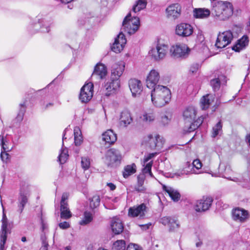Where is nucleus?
<instances>
[{"mask_svg":"<svg viewBox=\"0 0 250 250\" xmlns=\"http://www.w3.org/2000/svg\"><path fill=\"white\" fill-rule=\"evenodd\" d=\"M151 101L153 105L161 107L168 104L171 98L170 89L167 86L158 85L151 91Z\"/></svg>","mask_w":250,"mask_h":250,"instance_id":"1","label":"nucleus"},{"mask_svg":"<svg viewBox=\"0 0 250 250\" xmlns=\"http://www.w3.org/2000/svg\"><path fill=\"white\" fill-rule=\"evenodd\" d=\"M214 97L211 94H207L202 97L200 100L201 107L202 109L205 110L209 107L213 101Z\"/></svg>","mask_w":250,"mask_h":250,"instance_id":"37","label":"nucleus"},{"mask_svg":"<svg viewBox=\"0 0 250 250\" xmlns=\"http://www.w3.org/2000/svg\"><path fill=\"white\" fill-rule=\"evenodd\" d=\"M52 23L50 21L39 20L37 22L31 24L28 27V31L32 34L40 31L42 33H48L50 30Z\"/></svg>","mask_w":250,"mask_h":250,"instance_id":"6","label":"nucleus"},{"mask_svg":"<svg viewBox=\"0 0 250 250\" xmlns=\"http://www.w3.org/2000/svg\"><path fill=\"white\" fill-rule=\"evenodd\" d=\"M163 189L168 193L171 199L173 201L177 202L180 200L181 195L177 190L170 187H167L165 185L163 186Z\"/></svg>","mask_w":250,"mask_h":250,"instance_id":"32","label":"nucleus"},{"mask_svg":"<svg viewBox=\"0 0 250 250\" xmlns=\"http://www.w3.org/2000/svg\"><path fill=\"white\" fill-rule=\"evenodd\" d=\"M232 215L234 220L240 223L246 222L250 217L249 212L240 208H237L233 209Z\"/></svg>","mask_w":250,"mask_h":250,"instance_id":"16","label":"nucleus"},{"mask_svg":"<svg viewBox=\"0 0 250 250\" xmlns=\"http://www.w3.org/2000/svg\"><path fill=\"white\" fill-rule=\"evenodd\" d=\"M126 43L125 35L121 32L115 39L114 42L111 47V50L115 53H119L123 49Z\"/></svg>","mask_w":250,"mask_h":250,"instance_id":"17","label":"nucleus"},{"mask_svg":"<svg viewBox=\"0 0 250 250\" xmlns=\"http://www.w3.org/2000/svg\"><path fill=\"white\" fill-rule=\"evenodd\" d=\"M0 145L2 150L11 151L13 148L12 144V137L10 135H6L4 136L3 134L0 135Z\"/></svg>","mask_w":250,"mask_h":250,"instance_id":"28","label":"nucleus"},{"mask_svg":"<svg viewBox=\"0 0 250 250\" xmlns=\"http://www.w3.org/2000/svg\"><path fill=\"white\" fill-rule=\"evenodd\" d=\"M164 142L163 138H160L159 135H157L153 137L152 135L149 134L143 138L142 145L144 146L146 149L160 151L163 147Z\"/></svg>","mask_w":250,"mask_h":250,"instance_id":"4","label":"nucleus"},{"mask_svg":"<svg viewBox=\"0 0 250 250\" xmlns=\"http://www.w3.org/2000/svg\"><path fill=\"white\" fill-rule=\"evenodd\" d=\"M93 96V84L92 83L85 84L81 89L80 100L83 103L88 102Z\"/></svg>","mask_w":250,"mask_h":250,"instance_id":"11","label":"nucleus"},{"mask_svg":"<svg viewBox=\"0 0 250 250\" xmlns=\"http://www.w3.org/2000/svg\"><path fill=\"white\" fill-rule=\"evenodd\" d=\"M120 120V125L124 127L127 126L132 122L130 113L127 110H124L121 112Z\"/></svg>","mask_w":250,"mask_h":250,"instance_id":"34","label":"nucleus"},{"mask_svg":"<svg viewBox=\"0 0 250 250\" xmlns=\"http://www.w3.org/2000/svg\"><path fill=\"white\" fill-rule=\"evenodd\" d=\"M233 13V5L229 2L218 1L213 4L211 14L216 20H227L232 15Z\"/></svg>","mask_w":250,"mask_h":250,"instance_id":"2","label":"nucleus"},{"mask_svg":"<svg viewBox=\"0 0 250 250\" xmlns=\"http://www.w3.org/2000/svg\"><path fill=\"white\" fill-rule=\"evenodd\" d=\"M189 126L187 128L185 126L184 131L186 133H190L196 129L198 126L193 122H191Z\"/></svg>","mask_w":250,"mask_h":250,"instance_id":"51","label":"nucleus"},{"mask_svg":"<svg viewBox=\"0 0 250 250\" xmlns=\"http://www.w3.org/2000/svg\"><path fill=\"white\" fill-rule=\"evenodd\" d=\"M136 172V165L132 164L131 165H127L124 168L123 175L124 178H126L130 175L134 174Z\"/></svg>","mask_w":250,"mask_h":250,"instance_id":"42","label":"nucleus"},{"mask_svg":"<svg viewBox=\"0 0 250 250\" xmlns=\"http://www.w3.org/2000/svg\"><path fill=\"white\" fill-rule=\"evenodd\" d=\"M175 32L179 36L188 37L192 34L193 28L189 24L181 23L177 25Z\"/></svg>","mask_w":250,"mask_h":250,"instance_id":"21","label":"nucleus"},{"mask_svg":"<svg viewBox=\"0 0 250 250\" xmlns=\"http://www.w3.org/2000/svg\"><path fill=\"white\" fill-rule=\"evenodd\" d=\"M81 166L82 168L86 170L88 169L90 166V160L88 157H83L81 159Z\"/></svg>","mask_w":250,"mask_h":250,"instance_id":"49","label":"nucleus"},{"mask_svg":"<svg viewBox=\"0 0 250 250\" xmlns=\"http://www.w3.org/2000/svg\"><path fill=\"white\" fill-rule=\"evenodd\" d=\"M19 107V111L17 117L13 121V125L15 126H18L23 120L24 113L26 110L25 102H24L23 103L20 104Z\"/></svg>","mask_w":250,"mask_h":250,"instance_id":"33","label":"nucleus"},{"mask_svg":"<svg viewBox=\"0 0 250 250\" xmlns=\"http://www.w3.org/2000/svg\"><path fill=\"white\" fill-rule=\"evenodd\" d=\"M140 25L139 18L135 16L131 17V14L128 13L124 20L122 30L131 35L138 30Z\"/></svg>","mask_w":250,"mask_h":250,"instance_id":"3","label":"nucleus"},{"mask_svg":"<svg viewBox=\"0 0 250 250\" xmlns=\"http://www.w3.org/2000/svg\"><path fill=\"white\" fill-rule=\"evenodd\" d=\"M210 11L209 9L205 8H195L193 10V16L197 19H205L209 17Z\"/></svg>","mask_w":250,"mask_h":250,"instance_id":"35","label":"nucleus"},{"mask_svg":"<svg viewBox=\"0 0 250 250\" xmlns=\"http://www.w3.org/2000/svg\"><path fill=\"white\" fill-rule=\"evenodd\" d=\"M144 183V178L143 176L138 177V183L137 186H143Z\"/></svg>","mask_w":250,"mask_h":250,"instance_id":"63","label":"nucleus"},{"mask_svg":"<svg viewBox=\"0 0 250 250\" xmlns=\"http://www.w3.org/2000/svg\"><path fill=\"white\" fill-rule=\"evenodd\" d=\"M146 0H138L134 5L132 11L135 13L139 12L146 7Z\"/></svg>","mask_w":250,"mask_h":250,"instance_id":"44","label":"nucleus"},{"mask_svg":"<svg viewBox=\"0 0 250 250\" xmlns=\"http://www.w3.org/2000/svg\"><path fill=\"white\" fill-rule=\"evenodd\" d=\"M129 87L134 97L139 96L143 91V85L141 82L135 79H131L128 82Z\"/></svg>","mask_w":250,"mask_h":250,"instance_id":"19","label":"nucleus"},{"mask_svg":"<svg viewBox=\"0 0 250 250\" xmlns=\"http://www.w3.org/2000/svg\"><path fill=\"white\" fill-rule=\"evenodd\" d=\"M2 225L0 232V250H5L4 245L7 240L8 222L3 208V215L1 220Z\"/></svg>","mask_w":250,"mask_h":250,"instance_id":"14","label":"nucleus"},{"mask_svg":"<svg viewBox=\"0 0 250 250\" xmlns=\"http://www.w3.org/2000/svg\"><path fill=\"white\" fill-rule=\"evenodd\" d=\"M152 166V161H150L147 163L143 168V172L145 173H148L151 177H153L151 172V167Z\"/></svg>","mask_w":250,"mask_h":250,"instance_id":"50","label":"nucleus"},{"mask_svg":"<svg viewBox=\"0 0 250 250\" xmlns=\"http://www.w3.org/2000/svg\"><path fill=\"white\" fill-rule=\"evenodd\" d=\"M232 172L230 166L224 163H221L218 167V174H215V176L221 177L229 180L237 182L238 180L237 178L231 177L230 175Z\"/></svg>","mask_w":250,"mask_h":250,"instance_id":"12","label":"nucleus"},{"mask_svg":"<svg viewBox=\"0 0 250 250\" xmlns=\"http://www.w3.org/2000/svg\"><path fill=\"white\" fill-rule=\"evenodd\" d=\"M122 155L120 152L115 148L107 150L104 156V163L108 167H116L121 162Z\"/></svg>","mask_w":250,"mask_h":250,"instance_id":"5","label":"nucleus"},{"mask_svg":"<svg viewBox=\"0 0 250 250\" xmlns=\"http://www.w3.org/2000/svg\"><path fill=\"white\" fill-rule=\"evenodd\" d=\"M201 65L198 63H193L192 64L189 68V72L191 73H196L199 68L200 67Z\"/></svg>","mask_w":250,"mask_h":250,"instance_id":"55","label":"nucleus"},{"mask_svg":"<svg viewBox=\"0 0 250 250\" xmlns=\"http://www.w3.org/2000/svg\"><path fill=\"white\" fill-rule=\"evenodd\" d=\"M68 131H70V130L66 128L64 129L63 132V136L62 138V148L61 150L60 153L58 156V161H59L61 164H63L65 163L66 162L69 156L67 148L66 147H63V142L64 140L66 139L65 135L66 132Z\"/></svg>","mask_w":250,"mask_h":250,"instance_id":"26","label":"nucleus"},{"mask_svg":"<svg viewBox=\"0 0 250 250\" xmlns=\"http://www.w3.org/2000/svg\"><path fill=\"white\" fill-rule=\"evenodd\" d=\"M93 220L92 214L88 211H85L83 214V218L80 221L79 224L84 226L90 223Z\"/></svg>","mask_w":250,"mask_h":250,"instance_id":"45","label":"nucleus"},{"mask_svg":"<svg viewBox=\"0 0 250 250\" xmlns=\"http://www.w3.org/2000/svg\"><path fill=\"white\" fill-rule=\"evenodd\" d=\"M205 117L203 116L199 117L196 121H193L194 122L199 126H200L204 121Z\"/></svg>","mask_w":250,"mask_h":250,"instance_id":"60","label":"nucleus"},{"mask_svg":"<svg viewBox=\"0 0 250 250\" xmlns=\"http://www.w3.org/2000/svg\"><path fill=\"white\" fill-rule=\"evenodd\" d=\"M172 56L175 58H187L190 51V48L184 43H178L170 48Z\"/></svg>","mask_w":250,"mask_h":250,"instance_id":"9","label":"nucleus"},{"mask_svg":"<svg viewBox=\"0 0 250 250\" xmlns=\"http://www.w3.org/2000/svg\"><path fill=\"white\" fill-rule=\"evenodd\" d=\"M240 182L243 187L250 189V167H248V171L243 173Z\"/></svg>","mask_w":250,"mask_h":250,"instance_id":"38","label":"nucleus"},{"mask_svg":"<svg viewBox=\"0 0 250 250\" xmlns=\"http://www.w3.org/2000/svg\"><path fill=\"white\" fill-rule=\"evenodd\" d=\"M126 244L123 240H117L114 243L112 250H125Z\"/></svg>","mask_w":250,"mask_h":250,"instance_id":"47","label":"nucleus"},{"mask_svg":"<svg viewBox=\"0 0 250 250\" xmlns=\"http://www.w3.org/2000/svg\"><path fill=\"white\" fill-rule=\"evenodd\" d=\"M135 189L138 192L144 193L146 191V188L143 186H136Z\"/></svg>","mask_w":250,"mask_h":250,"instance_id":"61","label":"nucleus"},{"mask_svg":"<svg viewBox=\"0 0 250 250\" xmlns=\"http://www.w3.org/2000/svg\"><path fill=\"white\" fill-rule=\"evenodd\" d=\"M226 77L224 76H220V77L210 80V84L214 91H218L221 85V81L225 80Z\"/></svg>","mask_w":250,"mask_h":250,"instance_id":"40","label":"nucleus"},{"mask_svg":"<svg viewBox=\"0 0 250 250\" xmlns=\"http://www.w3.org/2000/svg\"><path fill=\"white\" fill-rule=\"evenodd\" d=\"M54 105V104L53 103H48L46 104H43L42 105V109L43 110H46L48 108H49L50 107H51L53 106Z\"/></svg>","mask_w":250,"mask_h":250,"instance_id":"62","label":"nucleus"},{"mask_svg":"<svg viewBox=\"0 0 250 250\" xmlns=\"http://www.w3.org/2000/svg\"><path fill=\"white\" fill-rule=\"evenodd\" d=\"M59 227L62 229H66L69 228L70 224L68 222L64 221L59 224Z\"/></svg>","mask_w":250,"mask_h":250,"instance_id":"59","label":"nucleus"},{"mask_svg":"<svg viewBox=\"0 0 250 250\" xmlns=\"http://www.w3.org/2000/svg\"><path fill=\"white\" fill-rule=\"evenodd\" d=\"M233 39L231 31L229 30L219 33L215 43V46L219 48H223L230 43Z\"/></svg>","mask_w":250,"mask_h":250,"instance_id":"10","label":"nucleus"},{"mask_svg":"<svg viewBox=\"0 0 250 250\" xmlns=\"http://www.w3.org/2000/svg\"><path fill=\"white\" fill-rule=\"evenodd\" d=\"M249 38L247 35H244L237 41V43L232 47V49L235 52H240L248 45Z\"/></svg>","mask_w":250,"mask_h":250,"instance_id":"31","label":"nucleus"},{"mask_svg":"<svg viewBox=\"0 0 250 250\" xmlns=\"http://www.w3.org/2000/svg\"><path fill=\"white\" fill-rule=\"evenodd\" d=\"M68 198V194L67 193H63L62 196V199L61 201V206L64 205L66 206V205H68L67 202H66V200Z\"/></svg>","mask_w":250,"mask_h":250,"instance_id":"57","label":"nucleus"},{"mask_svg":"<svg viewBox=\"0 0 250 250\" xmlns=\"http://www.w3.org/2000/svg\"><path fill=\"white\" fill-rule=\"evenodd\" d=\"M126 250H141V249L138 245L134 244H130L127 246Z\"/></svg>","mask_w":250,"mask_h":250,"instance_id":"58","label":"nucleus"},{"mask_svg":"<svg viewBox=\"0 0 250 250\" xmlns=\"http://www.w3.org/2000/svg\"><path fill=\"white\" fill-rule=\"evenodd\" d=\"M68 39L70 40L71 45L74 47L78 46L80 47L82 44L81 42H79V36L75 33H71L67 35Z\"/></svg>","mask_w":250,"mask_h":250,"instance_id":"43","label":"nucleus"},{"mask_svg":"<svg viewBox=\"0 0 250 250\" xmlns=\"http://www.w3.org/2000/svg\"><path fill=\"white\" fill-rule=\"evenodd\" d=\"M169 119H168V116L165 115L162 118V122L164 124L166 125L168 123Z\"/></svg>","mask_w":250,"mask_h":250,"instance_id":"64","label":"nucleus"},{"mask_svg":"<svg viewBox=\"0 0 250 250\" xmlns=\"http://www.w3.org/2000/svg\"><path fill=\"white\" fill-rule=\"evenodd\" d=\"M111 228L115 234H119L123 231V224L119 218H113L111 223Z\"/></svg>","mask_w":250,"mask_h":250,"instance_id":"29","label":"nucleus"},{"mask_svg":"<svg viewBox=\"0 0 250 250\" xmlns=\"http://www.w3.org/2000/svg\"><path fill=\"white\" fill-rule=\"evenodd\" d=\"M85 23L86 20L85 19H79L76 23V26L78 28H82L85 25Z\"/></svg>","mask_w":250,"mask_h":250,"instance_id":"56","label":"nucleus"},{"mask_svg":"<svg viewBox=\"0 0 250 250\" xmlns=\"http://www.w3.org/2000/svg\"><path fill=\"white\" fill-rule=\"evenodd\" d=\"M146 206L145 203L131 207L128 209V215L133 217L140 216L143 217L146 212Z\"/></svg>","mask_w":250,"mask_h":250,"instance_id":"22","label":"nucleus"},{"mask_svg":"<svg viewBox=\"0 0 250 250\" xmlns=\"http://www.w3.org/2000/svg\"><path fill=\"white\" fill-rule=\"evenodd\" d=\"M168 49L169 48L167 45L158 43L156 47L152 48L149 51V55L155 61H159L165 57Z\"/></svg>","mask_w":250,"mask_h":250,"instance_id":"8","label":"nucleus"},{"mask_svg":"<svg viewBox=\"0 0 250 250\" xmlns=\"http://www.w3.org/2000/svg\"><path fill=\"white\" fill-rule=\"evenodd\" d=\"M213 200L210 197H203L202 199L198 200L194 207L197 212L205 211L209 209Z\"/></svg>","mask_w":250,"mask_h":250,"instance_id":"18","label":"nucleus"},{"mask_svg":"<svg viewBox=\"0 0 250 250\" xmlns=\"http://www.w3.org/2000/svg\"><path fill=\"white\" fill-rule=\"evenodd\" d=\"M107 73L106 66L103 63H99L95 67L91 79L93 80L95 77H98L100 80L103 79L106 77Z\"/></svg>","mask_w":250,"mask_h":250,"instance_id":"25","label":"nucleus"},{"mask_svg":"<svg viewBox=\"0 0 250 250\" xmlns=\"http://www.w3.org/2000/svg\"><path fill=\"white\" fill-rule=\"evenodd\" d=\"M160 79V75L158 71L152 69L151 70L146 79V85L149 89H153L156 86H157L158 83Z\"/></svg>","mask_w":250,"mask_h":250,"instance_id":"20","label":"nucleus"},{"mask_svg":"<svg viewBox=\"0 0 250 250\" xmlns=\"http://www.w3.org/2000/svg\"><path fill=\"white\" fill-rule=\"evenodd\" d=\"M222 131V123L221 121L218 122L212 128L211 136L215 138L219 135Z\"/></svg>","mask_w":250,"mask_h":250,"instance_id":"46","label":"nucleus"},{"mask_svg":"<svg viewBox=\"0 0 250 250\" xmlns=\"http://www.w3.org/2000/svg\"><path fill=\"white\" fill-rule=\"evenodd\" d=\"M102 139L106 144L112 145L117 140L116 134L111 129H108L102 134Z\"/></svg>","mask_w":250,"mask_h":250,"instance_id":"30","label":"nucleus"},{"mask_svg":"<svg viewBox=\"0 0 250 250\" xmlns=\"http://www.w3.org/2000/svg\"><path fill=\"white\" fill-rule=\"evenodd\" d=\"M61 218L63 219H69L72 214L69 210L68 205L61 206Z\"/></svg>","mask_w":250,"mask_h":250,"instance_id":"41","label":"nucleus"},{"mask_svg":"<svg viewBox=\"0 0 250 250\" xmlns=\"http://www.w3.org/2000/svg\"><path fill=\"white\" fill-rule=\"evenodd\" d=\"M120 87V80H115L110 78L104 83V88L106 91L105 95L109 96L115 93Z\"/></svg>","mask_w":250,"mask_h":250,"instance_id":"15","label":"nucleus"},{"mask_svg":"<svg viewBox=\"0 0 250 250\" xmlns=\"http://www.w3.org/2000/svg\"><path fill=\"white\" fill-rule=\"evenodd\" d=\"M125 67V63L123 62H119L114 64L112 66L110 78L115 80H120Z\"/></svg>","mask_w":250,"mask_h":250,"instance_id":"23","label":"nucleus"},{"mask_svg":"<svg viewBox=\"0 0 250 250\" xmlns=\"http://www.w3.org/2000/svg\"><path fill=\"white\" fill-rule=\"evenodd\" d=\"M197 111L193 106L187 107L183 111V116L185 121L191 122L194 121L196 118Z\"/></svg>","mask_w":250,"mask_h":250,"instance_id":"27","label":"nucleus"},{"mask_svg":"<svg viewBox=\"0 0 250 250\" xmlns=\"http://www.w3.org/2000/svg\"><path fill=\"white\" fill-rule=\"evenodd\" d=\"M202 167V164L201 161L197 159L194 160L191 164L189 162H187L184 169L180 172H177L176 174L178 176H181L190 173L199 174L201 173L200 169Z\"/></svg>","mask_w":250,"mask_h":250,"instance_id":"7","label":"nucleus"},{"mask_svg":"<svg viewBox=\"0 0 250 250\" xmlns=\"http://www.w3.org/2000/svg\"><path fill=\"white\" fill-rule=\"evenodd\" d=\"M28 193L27 192H22L21 190L20 196L18 199V208L19 212L21 213L28 202Z\"/></svg>","mask_w":250,"mask_h":250,"instance_id":"36","label":"nucleus"},{"mask_svg":"<svg viewBox=\"0 0 250 250\" xmlns=\"http://www.w3.org/2000/svg\"><path fill=\"white\" fill-rule=\"evenodd\" d=\"M160 223L168 227L169 232H176L180 227L178 221L170 216H164L160 219Z\"/></svg>","mask_w":250,"mask_h":250,"instance_id":"13","label":"nucleus"},{"mask_svg":"<svg viewBox=\"0 0 250 250\" xmlns=\"http://www.w3.org/2000/svg\"><path fill=\"white\" fill-rule=\"evenodd\" d=\"M9 151H4V150H1L0 153V158L3 162L7 163L9 160V155L8 153V152Z\"/></svg>","mask_w":250,"mask_h":250,"instance_id":"54","label":"nucleus"},{"mask_svg":"<svg viewBox=\"0 0 250 250\" xmlns=\"http://www.w3.org/2000/svg\"><path fill=\"white\" fill-rule=\"evenodd\" d=\"M100 198L99 195H95L92 197L90 201V207L94 209L100 205Z\"/></svg>","mask_w":250,"mask_h":250,"instance_id":"48","label":"nucleus"},{"mask_svg":"<svg viewBox=\"0 0 250 250\" xmlns=\"http://www.w3.org/2000/svg\"><path fill=\"white\" fill-rule=\"evenodd\" d=\"M74 143L76 146H80L83 142V138L79 127L76 126L74 129Z\"/></svg>","mask_w":250,"mask_h":250,"instance_id":"39","label":"nucleus"},{"mask_svg":"<svg viewBox=\"0 0 250 250\" xmlns=\"http://www.w3.org/2000/svg\"><path fill=\"white\" fill-rule=\"evenodd\" d=\"M158 153V152H155V153H151L147 154V155H145L144 159V166L145 167V166L146 165L147 163H149L148 162L150 159H151L153 157L155 156L156 154Z\"/></svg>","mask_w":250,"mask_h":250,"instance_id":"53","label":"nucleus"},{"mask_svg":"<svg viewBox=\"0 0 250 250\" xmlns=\"http://www.w3.org/2000/svg\"><path fill=\"white\" fill-rule=\"evenodd\" d=\"M155 116L153 113H145L143 115V120L146 122H150L154 121Z\"/></svg>","mask_w":250,"mask_h":250,"instance_id":"52","label":"nucleus"},{"mask_svg":"<svg viewBox=\"0 0 250 250\" xmlns=\"http://www.w3.org/2000/svg\"><path fill=\"white\" fill-rule=\"evenodd\" d=\"M166 12L168 18L175 20L181 15V6L178 3L171 4L166 9Z\"/></svg>","mask_w":250,"mask_h":250,"instance_id":"24","label":"nucleus"}]
</instances>
